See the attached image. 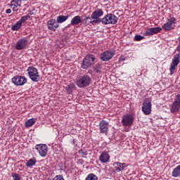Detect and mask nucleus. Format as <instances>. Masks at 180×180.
Instances as JSON below:
<instances>
[{
    "label": "nucleus",
    "instance_id": "f257e3e1",
    "mask_svg": "<svg viewBox=\"0 0 180 180\" xmlns=\"http://www.w3.org/2000/svg\"><path fill=\"white\" fill-rule=\"evenodd\" d=\"M95 60H96L95 55H86L82 60L81 64L82 68H83V70H88V68L91 67V65H93L94 63H95Z\"/></svg>",
    "mask_w": 180,
    "mask_h": 180
},
{
    "label": "nucleus",
    "instance_id": "f03ea898",
    "mask_svg": "<svg viewBox=\"0 0 180 180\" xmlns=\"http://www.w3.org/2000/svg\"><path fill=\"white\" fill-rule=\"evenodd\" d=\"M92 79L88 75H84L79 79L76 81V85L79 88H85L91 85Z\"/></svg>",
    "mask_w": 180,
    "mask_h": 180
},
{
    "label": "nucleus",
    "instance_id": "7ed1b4c3",
    "mask_svg": "<svg viewBox=\"0 0 180 180\" xmlns=\"http://www.w3.org/2000/svg\"><path fill=\"white\" fill-rule=\"evenodd\" d=\"M30 79L33 82H39L40 81V75H39V70L34 66H30L27 70Z\"/></svg>",
    "mask_w": 180,
    "mask_h": 180
},
{
    "label": "nucleus",
    "instance_id": "20e7f679",
    "mask_svg": "<svg viewBox=\"0 0 180 180\" xmlns=\"http://www.w3.org/2000/svg\"><path fill=\"white\" fill-rule=\"evenodd\" d=\"M117 20V16L115 14L108 13L101 19V23L103 25H116Z\"/></svg>",
    "mask_w": 180,
    "mask_h": 180
},
{
    "label": "nucleus",
    "instance_id": "39448f33",
    "mask_svg": "<svg viewBox=\"0 0 180 180\" xmlns=\"http://www.w3.org/2000/svg\"><path fill=\"white\" fill-rule=\"evenodd\" d=\"M175 25H176V18L170 17L167 19V22L162 26V28L165 32H169V30H174L175 29Z\"/></svg>",
    "mask_w": 180,
    "mask_h": 180
},
{
    "label": "nucleus",
    "instance_id": "423d86ee",
    "mask_svg": "<svg viewBox=\"0 0 180 180\" xmlns=\"http://www.w3.org/2000/svg\"><path fill=\"white\" fill-rule=\"evenodd\" d=\"M115 53L116 51L113 49L105 51L104 52L101 53L100 60L104 62L110 61V60H112L113 57H115Z\"/></svg>",
    "mask_w": 180,
    "mask_h": 180
},
{
    "label": "nucleus",
    "instance_id": "0eeeda50",
    "mask_svg": "<svg viewBox=\"0 0 180 180\" xmlns=\"http://www.w3.org/2000/svg\"><path fill=\"white\" fill-rule=\"evenodd\" d=\"M179 63H180V53H176L174 56L172 60V63L170 64V68H169L170 75H172L174 74Z\"/></svg>",
    "mask_w": 180,
    "mask_h": 180
},
{
    "label": "nucleus",
    "instance_id": "6e6552de",
    "mask_svg": "<svg viewBox=\"0 0 180 180\" xmlns=\"http://www.w3.org/2000/svg\"><path fill=\"white\" fill-rule=\"evenodd\" d=\"M180 109V94L176 95L174 98V101L172 104V106L170 108V112L171 113L175 114L178 113L179 112Z\"/></svg>",
    "mask_w": 180,
    "mask_h": 180
},
{
    "label": "nucleus",
    "instance_id": "1a4fd4ad",
    "mask_svg": "<svg viewBox=\"0 0 180 180\" xmlns=\"http://www.w3.org/2000/svg\"><path fill=\"white\" fill-rule=\"evenodd\" d=\"M35 150L38 151L40 157H46L49 153V146L46 144L40 143L35 146Z\"/></svg>",
    "mask_w": 180,
    "mask_h": 180
},
{
    "label": "nucleus",
    "instance_id": "9d476101",
    "mask_svg": "<svg viewBox=\"0 0 180 180\" xmlns=\"http://www.w3.org/2000/svg\"><path fill=\"white\" fill-rule=\"evenodd\" d=\"M29 44V40L27 38L24 37L18 39L15 44V50H25Z\"/></svg>",
    "mask_w": 180,
    "mask_h": 180
},
{
    "label": "nucleus",
    "instance_id": "9b49d317",
    "mask_svg": "<svg viewBox=\"0 0 180 180\" xmlns=\"http://www.w3.org/2000/svg\"><path fill=\"white\" fill-rule=\"evenodd\" d=\"M134 122V117L132 115L127 114L122 116V124L127 127H130Z\"/></svg>",
    "mask_w": 180,
    "mask_h": 180
},
{
    "label": "nucleus",
    "instance_id": "f8f14e48",
    "mask_svg": "<svg viewBox=\"0 0 180 180\" xmlns=\"http://www.w3.org/2000/svg\"><path fill=\"white\" fill-rule=\"evenodd\" d=\"M12 82L15 85L22 86L27 82V79H26L25 76L16 75L12 78Z\"/></svg>",
    "mask_w": 180,
    "mask_h": 180
},
{
    "label": "nucleus",
    "instance_id": "ddd939ff",
    "mask_svg": "<svg viewBox=\"0 0 180 180\" xmlns=\"http://www.w3.org/2000/svg\"><path fill=\"white\" fill-rule=\"evenodd\" d=\"M142 112L144 115H150L151 113V101L146 98L143 103Z\"/></svg>",
    "mask_w": 180,
    "mask_h": 180
},
{
    "label": "nucleus",
    "instance_id": "4468645a",
    "mask_svg": "<svg viewBox=\"0 0 180 180\" xmlns=\"http://www.w3.org/2000/svg\"><path fill=\"white\" fill-rule=\"evenodd\" d=\"M59 26L60 25H58V22H57V20H56V19L52 18L47 21V27L49 30L56 32V30L58 29Z\"/></svg>",
    "mask_w": 180,
    "mask_h": 180
},
{
    "label": "nucleus",
    "instance_id": "2eb2a0df",
    "mask_svg": "<svg viewBox=\"0 0 180 180\" xmlns=\"http://www.w3.org/2000/svg\"><path fill=\"white\" fill-rule=\"evenodd\" d=\"M161 30H162V28L160 27H150L143 32V36H154V34L160 33Z\"/></svg>",
    "mask_w": 180,
    "mask_h": 180
},
{
    "label": "nucleus",
    "instance_id": "dca6fc26",
    "mask_svg": "<svg viewBox=\"0 0 180 180\" xmlns=\"http://www.w3.org/2000/svg\"><path fill=\"white\" fill-rule=\"evenodd\" d=\"M100 132L103 134H108L109 130V122L102 120L99 122Z\"/></svg>",
    "mask_w": 180,
    "mask_h": 180
},
{
    "label": "nucleus",
    "instance_id": "f3484780",
    "mask_svg": "<svg viewBox=\"0 0 180 180\" xmlns=\"http://www.w3.org/2000/svg\"><path fill=\"white\" fill-rule=\"evenodd\" d=\"M112 167H114L116 172H122V171H124V169L127 165L126 163H122L120 162H115L112 164Z\"/></svg>",
    "mask_w": 180,
    "mask_h": 180
},
{
    "label": "nucleus",
    "instance_id": "a211bd4d",
    "mask_svg": "<svg viewBox=\"0 0 180 180\" xmlns=\"http://www.w3.org/2000/svg\"><path fill=\"white\" fill-rule=\"evenodd\" d=\"M101 16H103V10L101 8H96L91 15V19H101Z\"/></svg>",
    "mask_w": 180,
    "mask_h": 180
},
{
    "label": "nucleus",
    "instance_id": "6ab92c4d",
    "mask_svg": "<svg viewBox=\"0 0 180 180\" xmlns=\"http://www.w3.org/2000/svg\"><path fill=\"white\" fill-rule=\"evenodd\" d=\"M109 160H110V155H109L106 151L103 152L99 156V161L103 164L109 162Z\"/></svg>",
    "mask_w": 180,
    "mask_h": 180
},
{
    "label": "nucleus",
    "instance_id": "aec40b11",
    "mask_svg": "<svg viewBox=\"0 0 180 180\" xmlns=\"http://www.w3.org/2000/svg\"><path fill=\"white\" fill-rule=\"evenodd\" d=\"M82 22V20H81V16L76 15L73 18H72L70 21V25L72 26H77V25H79Z\"/></svg>",
    "mask_w": 180,
    "mask_h": 180
},
{
    "label": "nucleus",
    "instance_id": "412c9836",
    "mask_svg": "<svg viewBox=\"0 0 180 180\" xmlns=\"http://www.w3.org/2000/svg\"><path fill=\"white\" fill-rule=\"evenodd\" d=\"M172 176L173 178L180 177V165H177L175 168L173 169L172 172Z\"/></svg>",
    "mask_w": 180,
    "mask_h": 180
},
{
    "label": "nucleus",
    "instance_id": "4be33fe9",
    "mask_svg": "<svg viewBox=\"0 0 180 180\" xmlns=\"http://www.w3.org/2000/svg\"><path fill=\"white\" fill-rule=\"evenodd\" d=\"M37 162L36 158H32L25 163V165L27 168H32V167L36 165Z\"/></svg>",
    "mask_w": 180,
    "mask_h": 180
},
{
    "label": "nucleus",
    "instance_id": "5701e85b",
    "mask_svg": "<svg viewBox=\"0 0 180 180\" xmlns=\"http://www.w3.org/2000/svg\"><path fill=\"white\" fill-rule=\"evenodd\" d=\"M68 18H70V15H59L56 18L57 23H64L65 20H68Z\"/></svg>",
    "mask_w": 180,
    "mask_h": 180
},
{
    "label": "nucleus",
    "instance_id": "b1692460",
    "mask_svg": "<svg viewBox=\"0 0 180 180\" xmlns=\"http://www.w3.org/2000/svg\"><path fill=\"white\" fill-rule=\"evenodd\" d=\"M22 0H12L11 1V6H15V8H20L22 6Z\"/></svg>",
    "mask_w": 180,
    "mask_h": 180
},
{
    "label": "nucleus",
    "instance_id": "393cba45",
    "mask_svg": "<svg viewBox=\"0 0 180 180\" xmlns=\"http://www.w3.org/2000/svg\"><path fill=\"white\" fill-rule=\"evenodd\" d=\"M34 123H36L34 118H31L25 122V127H32Z\"/></svg>",
    "mask_w": 180,
    "mask_h": 180
},
{
    "label": "nucleus",
    "instance_id": "a878e982",
    "mask_svg": "<svg viewBox=\"0 0 180 180\" xmlns=\"http://www.w3.org/2000/svg\"><path fill=\"white\" fill-rule=\"evenodd\" d=\"M85 180H98V176L94 173H90L87 175Z\"/></svg>",
    "mask_w": 180,
    "mask_h": 180
},
{
    "label": "nucleus",
    "instance_id": "bb28decb",
    "mask_svg": "<svg viewBox=\"0 0 180 180\" xmlns=\"http://www.w3.org/2000/svg\"><path fill=\"white\" fill-rule=\"evenodd\" d=\"M75 88V84H70L69 85L66 86L65 90L68 94H71L72 92V89Z\"/></svg>",
    "mask_w": 180,
    "mask_h": 180
},
{
    "label": "nucleus",
    "instance_id": "cd10ccee",
    "mask_svg": "<svg viewBox=\"0 0 180 180\" xmlns=\"http://www.w3.org/2000/svg\"><path fill=\"white\" fill-rule=\"evenodd\" d=\"M22 27V24L18 21L14 25L12 26L11 29L14 31L19 30Z\"/></svg>",
    "mask_w": 180,
    "mask_h": 180
},
{
    "label": "nucleus",
    "instance_id": "c85d7f7f",
    "mask_svg": "<svg viewBox=\"0 0 180 180\" xmlns=\"http://www.w3.org/2000/svg\"><path fill=\"white\" fill-rule=\"evenodd\" d=\"M28 19H30V15H24L21 17V18L18 20V22L22 25V23H25V22H26V20H27Z\"/></svg>",
    "mask_w": 180,
    "mask_h": 180
},
{
    "label": "nucleus",
    "instance_id": "c756f323",
    "mask_svg": "<svg viewBox=\"0 0 180 180\" xmlns=\"http://www.w3.org/2000/svg\"><path fill=\"white\" fill-rule=\"evenodd\" d=\"M79 155H82L83 158H86V155H88V151L84 150V149H80L78 151Z\"/></svg>",
    "mask_w": 180,
    "mask_h": 180
},
{
    "label": "nucleus",
    "instance_id": "7c9ffc66",
    "mask_svg": "<svg viewBox=\"0 0 180 180\" xmlns=\"http://www.w3.org/2000/svg\"><path fill=\"white\" fill-rule=\"evenodd\" d=\"M89 23H91V25H95V23H101L102 22V19H98V18H95L92 20V18H91L90 21H89Z\"/></svg>",
    "mask_w": 180,
    "mask_h": 180
},
{
    "label": "nucleus",
    "instance_id": "2f4dec72",
    "mask_svg": "<svg viewBox=\"0 0 180 180\" xmlns=\"http://www.w3.org/2000/svg\"><path fill=\"white\" fill-rule=\"evenodd\" d=\"M94 72H96V74H102V68L101 65H98L94 67Z\"/></svg>",
    "mask_w": 180,
    "mask_h": 180
},
{
    "label": "nucleus",
    "instance_id": "473e14b6",
    "mask_svg": "<svg viewBox=\"0 0 180 180\" xmlns=\"http://www.w3.org/2000/svg\"><path fill=\"white\" fill-rule=\"evenodd\" d=\"M11 176L13 180H20V175L18 173H12Z\"/></svg>",
    "mask_w": 180,
    "mask_h": 180
},
{
    "label": "nucleus",
    "instance_id": "72a5a7b5",
    "mask_svg": "<svg viewBox=\"0 0 180 180\" xmlns=\"http://www.w3.org/2000/svg\"><path fill=\"white\" fill-rule=\"evenodd\" d=\"M134 39L135 41H140V40H143V39H144V37L141 35H135Z\"/></svg>",
    "mask_w": 180,
    "mask_h": 180
},
{
    "label": "nucleus",
    "instance_id": "f704fd0d",
    "mask_svg": "<svg viewBox=\"0 0 180 180\" xmlns=\"http://www.w3.org/2000/svg\"><path fill=\"white\" fill-rule=\"evenodd\" d=\"M52 180H65L63 175H56Z\"/></svg>",
    "mask_w": 180,
    "mask_h": 180
},
{
    "label": "nucleus",
    "instance_id": "c9c22d12",
    "mask_svg": "<svg viewBox=\"0 0 180 180\" xmlns=\"http://www.w3.org/2000/svg\"><path fill=\"white\" fill-rule=\"evenodd\" d=\"M84 21L85 25H89V23H90L89 21H91V17L86 18L84 20Z\"/></svg>",
    "mask_w": 180,
    "mask_h": 180
},
{
    "label": "nucleus",
    "instance_id": "e433bc0d",
    "mask_svg": "<svg viewBox=\"0 0 180 180\" xmlns=\"http://www.w3.org/2000/svg\"><path fill=\"white\" fill-rule=\"evenodd\" d=\"M178 40H179V44L177 46V47L176 48V51L180 52V37H178Z\"/></svg>",
    "mask_w": 180,
    "mask_h": 180
},
{
    "label": "nucleus",
    "instance_id": "4c0bfd02",
    "mask_svg": "<svg viewBox=\"0 0 180 180\" xmlns=\"http://www.w3.org/2000/svg\"><path fill=\"white\" fill-rule=\"evenodd\" d=\"M6 13L9 14V13H12V10H11V8H8L6 11Z\"/></svg>",
    "mask_w": 180,
    "mask_h": 180
},
{
    "label": "nucleus",
    "instance_id": "58836bf2",
    "mask_svg": "<svg viewBox=\"0 0 180 180\" xmlns=\"http://www.w3.org/2000/svg\"><path fill=\"white\" fill-rule=\"evenodd\" d=\"M124 60H125L124 56H121L120 58V61H124Z\"/></svg>",
    "mask_w": 180,
    "mask_h": 180
},
{
    "label": "nucleus",
    "instance_id": "ea45409f",
    "mask_svg": "<svg viewBox=\"0 0 180 180\" xmlns=\"http://www.w3.org/2000/svg\"><path fill=\"white\" fill-rule=\"evenodd\" d=\"M17 7L13 6V11L18 12V9H16Z\"/></svg>",
    "mask_w": 180,
    "mask_h": 180
}]
</instances>
